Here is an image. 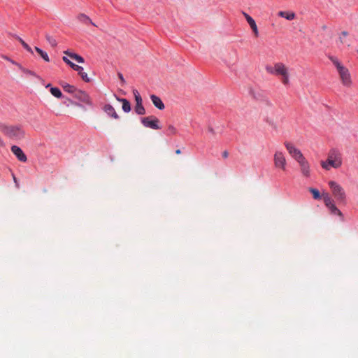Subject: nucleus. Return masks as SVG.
<instances>
[{
  "instance_id": "28",
  "label": "nucleus",
  "mask_w": 358,
  "mask_h": 358,
  "mask_svg": "<svg viewBox=\"0 0 358 358\" xmlns=\"http://www.w3.org/2000/svg\"><path fill=\"white\" fill-rule=\"evenodd\" d=\"M45 38L52 47L55 48L57 46V41L52 36H50L49 34H46Z\"/></svg>"
},
{
  "instance_id": "20",
  "label": "nucleus",
  "mask_w": 358,
  "mask_h": 358,
  "mask_svg": "<svg viewBox=\"0 0 358 358\" xmlns=\"http://www.w3.org/2000/svg\"><path fill=\"white\" fill-rule=\"evenodd\" d=\"M15 38L22 44V45L26 50L33 54V50L24 41H23L20 36H15Z\"/></svg>"
},
{
  "instance_id": "36",
  "label": "nucleus",
  "mask_w": 358,
  "mask_h": 358,
  "mask_svg": "<svg viewBox=\"0 0 358 358\" xmlns=\"http://www.w3.org/2000/svg\"><path fill=\"white\" fill-rule=\"evenodd\" d=\"M20 69L22 70L23 72H24L27 74H29V75H31V76H34V72H32L31 71H29L28 69H25L22 66V69Z\"/></svg>"
},
{
  "instance_id": "22",
  "label": "nucleus",
  "mask_w": 358,
  "mask_h": 358,
  "mask_svg": "<svg viewBox=\"0 0 358 358\" xmlns=\"http://www.w3.org/2000/svg\"><path fill=\"white\" fill-rule=\"evenodd\" d=\"M80 70H76L78 71V74L81 76L82 79L85 82H90V79L89 78L87 73L83 72V68L79 66Z\"/></svg>"
},
{
  "instance_id": "30",
  "label": "nucleus",
  "mask_w": 358,
  "mask_h": 358,
  "mask_svg": "<svg viewBox=\"0 0 358 358\" xmlns=\"http://www.w3.org/2000/svg\"><path fill=\"white\" fill-rule=\"evenodd\" d=\"M167 132L168 135H176L178 134V130L173 125L169 124L167 127Z\"/></svg>"
},
{
  "instance_id": "42",
  "label": "nucleus",
  "mask_w": 358,
  "mask_h": 358,
  "mask_svg": "<svg viewBox=\"0 0 358 358\" xmlns=\"http://www.w3.org/2000/svg\"><path fill=\"white\" fill-rule=\"evenodd\" d=\"M13 180L15 183H17V179L15 176H13Z\"/></svg>"
},
{
  "instance_id": "11",
  "label": "nucleus",
  "mask_w": 358,
  "mask_h": 358,
  "mask_svg": "<svg viewBox=\"0 0 358 358\" xmlns=\"http://www.w3.org/2000/svg\"><path fill=\"white\" fill-rule=\"evenodd\" d=\"M11 151L16 156V157L20 160V162H25L27 160V156L23 152L22 150L17 146V145H13L11 147Z\"/></svg>"
},
{
  "instance_id": "44",
  "label": "nucleus",
  "mask_w": 358,
  "mask_h": 358,
  "mask_svg": "<svg viewBox=\"0 0 358 358\" xmlns=\"http://www.w3.org/2000/svg\"><path fill=\"white\" fill-rule=\"evenodd\" d=\"M357 52H358V50H357Z\"/></svg>"
},
{
  "instance_id": "19",
  "label": "nucleus",
  "mask_w": 358,
  "mask_h": 358,
  "mask_svg": "<svg viewBox=\"0 0 358 358\" xmlns=\"http://www.w3.org/2000/svg\"><path fill=\"white\" fill-rule=\"evenodd\" d=\"M348 33L345 31L341 32L339 36V41L342 44H346L348 46L350 45L349 40L347 38Z\"/></svg>"
},
{
  "instance_id": "8",
  "label": "nucleus",
  "mask_w": 358,
  "mask_h": 358,
  "mask_svg": "<svg viewBox=\"0 0 358 358\" xmlns=\"http://www.w3.org/2000/svg\"><path fill=\"white\" fill-rule=\"evenodd\" d=\"M285 146L289 154L297 162L303 157L302 152L296 148L292 143L285 142Z\"/></svg>"
},
{
  "instance_id": "14",
  "label": "nucleus",
  "mask_w": 358,
  "mask_h": 358,
  "mask_svg": "<svg viewBox=\"0 0 358 358\" xmlns=\"http://www.w3.org/2000/svg\"><path fill=\"white\" fill-rule=\"evenodd\" d=\"M78 20L84 24H90L93 26L96 27V25L91 20V19L85 14H79L78 15Z\"/></svg>"
},
{
  "instance_id": "2",
  "label": "nucleus",
  "mask_w": 358,
  "mask_h": 358,
  "mask_svg": "<svg viewBox=\"0 0 358 358\" xmlns=\"http://www.w3.org/2000/svg\"><path fill=\"white\" fill-rule=\"evenodd\" d=\"M0 131L8 138L20 141L24 138L25 131L22 127L19 125H7L4 124H0Z\"/></svg>"
},
{
  "instance_id": "4",
  "label": "nucleus",
  "mask_w": 358,
  "mask_h": 358,
  "mask_svg": "<svg viewBox=\"0 0 358 358\" xmlns=\"http://www.w3.org/2000/svg\"><path fill=\"white\" fill-rule=\"evenodd\" d=\"M266 70L268 73L276 76H282V83L287 85L289 84V72L287 67L281 62L274 64V66H266Z\"/></svg>"
},
{
  "instance_id": "25",
  "label": "nucleus",
  "mask_w": 358,
  "mask_h": 358,
  "mask_svg": "<svg viewBox=\"0 0 358 358\" xmlns=\"http://www.w3.org/2000/svg\"><path fill=\"white\" fill-rule=\"evenodd\" d=\"M62 87L65 92L69 93H73L76 92V88L73 85H71L69 84H65V85H62Z\"/></svg>"
},
{
  "instance_id": "31",
  "label": "nucleus",
  "mask_w": 358,
  "mask_h": 358,
  "mask_svg": "<svg viewBox=\"0 0 358 358\" xmlns=\"http://www.w3.org/2000/svg\"><path fill=\"white\" fill-rule=\"evenodd\" d=\"M133 94L135 97L136 104L142 103V98L141 95L139 94L137 90H133Z\"/></svg>"
},
{
  "instance_id": "38",
  "label": "nucleus",
  "mask_w": 358,
  "mask_h": 358,
  "mask_svg": "<svg viewBox=\"0 0 358 358\" xmlns=\"http://www.w3.org/2000/svg\"><path fill=\"white\" fill-rule=\"evenodd\" d=\"M222 157H223L224 158H227V157H228V156H229V153H228V152H227V151H226V150H225V151H224V152H222Z\"/></svg>"
},
{
  "instance_id": "6",
  "label": "nucleus",
  "mask_w": 358,
  "mask_h": 358,
  "mask_svg": "<svg viewBox=\"0 0 358 358\" xmlns=\"http://www.w3.org/2000/svg\"><path fill=\"white\" fill-rule=\"evenodd\" d=\"M274 166L283 171H286L287 161L284 153L281 151H275L273 156Z\"/></svg>"
},
{
  "instance_id": "33",
  "label": "nucleus",
  "mask_w": 358,
  "mask_h": 358,
  "mask_svg": "<svg viewBox=\"0 0 358 358\" xmlns=\"http://www.w3.org/2000/svg\"><path fill=\"white\" fill-rule=\"evenodd\" d=\"M249 25L250 26L252 31L254 32L255 36L256 37H257L259 36V31H258V28H257L255 21H254L252 23L250 24Z\"/></svg>"
},
{
  "instance_id": "7",
  "label": "nucleus",
  "mask_w": 358,
  "mask_h": 358,
  "mask_svg": "<svg viewBox=\"0 0 358 358\" xmlns=\"http://www.w3.org/2000/svg\"><path fill=\"white\" fill-rule=\"evenodd\" d=\"M141 123L145 127L152 129H159L161 127L159 125V120L155 116L145 117L141 119Z\"/></svg>"
},
{
  "instance_id": "23",
  "label": "nucleus",
  "mask_w": 358,
  "mask_h": 358,
  "mask_svg": "<svg viewBox=\"0 0 358 358\" xmlns=\"http://www.w3.org/2000/svg\"><path fill=\"white\" fill-rule=\"evenodd\" d=\"M332 214L338 215L342 220H343V215L342 212L334 204L329 208Z\"/></svg>"
},
{
  "instance_id": "41",
  "label": "nucleus",
  "mask_w": 358,
  "mask_h": 358,
  "mask_svg": "<svg viewBox=\"0 0 358 358\" xmlns=\"http://www.w3.org/2000/svg\"><path fill=\"white\" fill-rule=\"evenodd\" d=\"M208 130H209V131H210V132H212V133H213V132H214L213 129V128H211V127H210V128H209V129H208Z\"/></svg>"
},
{
  "instance_id": "34",
  "label": "nucleus",
  "mask_w": 358,
  "mask_h": 358,
  "mask_svg": "<svg viewBox=\"0 0 358 358\" xmlns=\"http://www.w3.org/2000/svg\"><path fill=\"white\" fill-rule=\"evenodd\" d=\"M4 59L7 60V61H9L10 62H11L14 65H16L17 66H18L19 69H22V66L18 64L17 62H15L14 60L11 59L10 58H9L7 56H3L2 57Z\"/></svg>"
},
{
  "instance_id": "18",
  "label": "nucleus",
  "mask_w": 358,
  "mask_h": 358,
  "mask_svg": "<svg viewBox=\"0 0 358 358\" xmlns=\"http://www.w3.org/2000/svg\"><path fill=\"white\" fill-rule=\"evenodd\" d=\"M323 199L324 204L328 208H331L335 204L334 200L331 199L329 194H323Z\"/></svg>"
},
{
  "instance_id": "43",
  "label": "nucleus",
  "mask_w": 358,
  "mask_h": 358,
  "mask_svg": "<svg viewBox=\"0 0 358 358\" xmlns=\"http://www.w3.org/2000/svg\"><path fill=\"white\" fill-rule=\"evenodd\" d=\"M65 84H66V83H61V85H62H62H65Z\"/></svg>"
},
{
  "instance_id": "13",
  "label": "nucleus",
  "mask_w": 358,
  "mask_h": 358,
  "mask_svg": "<svg viewBox=\"0 0 358 358\" xmlns=\"http://www.w3.org/2000/svg\"><path fill=\"white\" fill-rule=\"evenodd\" d=\"M104 111L108 115L113 117L115 119H117L119 117L118 115L115 112V108L110 104H106L104 108Z\"/></svg>"
},
{
  "instance_id": "3",
  "label": "nucleus",
  "mask_w": 358,
  "mask_h": 358,
  "mask_svg": "<svg viewBox=\"0 0 358 358\" xmlns=\"http://www.w3.org/2000/svg\"><path fill=\"white\" fill-rule=\"evenodd\" d=\"M329 59L336 66L342 84L345 87H350L352 85V79L349 70L345 66H344L336 57H329Z\"/></svg>"
},
{
  "instance_id": "35",
  "label": "nucleus",
  "mask_w": 358,
  "mask_h": 358,
  "mask_svg": "<svg viewBox=\"0 0 358 358\" xmlns=\"http://www.w3.org/2000/svg\"><path fill=\"white\" fill-rule=\"evenodd\" d=\"M242 13L244 15V17H245V19L249 24L252 23L255 21L248 13H246L245 12H242Z\"/></svg>"
},
{
  "instance_id": "15",
  "label": "nucleus",
  "mask_w": 358,
  "mask_h": 358,
  "mask_svg": "<svg viewBox=\"0 0 358 358\" xmlns=\"http://www.w3.org/2000/svg\"><path fill=\"white\" fill-rule=\"evenodd\" d=\"M64 53L66 55L69 56L70 58L75 59L78 63H84V62H85L83 57H82L81 56H80L76 53H72L69 51H64Z\"/></svg>"
},
{
  "instance_id": "39",
  "label": "nucleus",
  "mask_w": 358,
  "mask_h": 358,
  "mask_svg": "<svg viewBox=\"0 0 358 358\" xmlns=\"http://www.w3.org/2000/svg\"><path fill=\"white\" fill-rule=\"evenodd\" d=\"M5 145V143L2 140L1 137L0 136V147H3Z\"/></svg>"
},
{
  "instance_id": "26",
  "label": "nucleus",
  "mask_w": 358,
  "mask_h": 358,
  "mask_svg": "<svg viewBox=\"0 0 358 358\" xmlns=\"http://www.w3.org/2000/svg\"><path fill=\"white\" fill-rule=\"evenodd\" d=\"M63 61L69 64L73 70H80L79 66L71 62L66 57H63Z\"/></svg>"
},
{
  "instance_id": "1",
  "label": "nucleus",
  "mask_w": 358,
  "mask_h": 358,
  "mask_svg": "<svg viewBox=\"0 0 358 358\" xmlns=\"http://www.w3.org/2000/svg\"><path fill=\"white\" fill-rule=\"evenodd\" d=\"M343 163L342 154L336 148H331L327 155L326 162H321V166L325 170H329L330 167L338 169Z\"/></svg>"
},
{
  "instance_id": "16",
  "label": "nucleus",
  "mask_w": 358,
  "mask_h": 358,
  "mask_svg": "<svg viewBox=\"0 0 358 358\" xmlns=\"http://www.w3.org/2000/svg\"><path fill=\"white\" fill-rule=\"evenodd\" d=\"M278 15L288 20H292L295 17V14L293 12L279 11Z\"/></svg>"
},
{
  "instance_id": "9",
  "label": "nucleus",
  "mask_w": 358,
  "mask_h": 358,
  "mask_svg": "<svg viewBox=\"0 0 358 358\" xmlns=\"http://www.w3.org/2000/svg\"><path fill=\"white\" fill-rule=\"evenodd\" d=\"M297 162L299 164L301 172L303 176L308 177L310 176V165L306 158L303 157L298 160Z\"/></svg>"
},
{
  "instance_id": "27",
  "label": "nucleus",
  "mask_w": 358,
  "mask_h": 358,
  "mask_svg": "<svg viewBox=\"0 0 358 358\" xmlns=\"http://www.w3.org/2000/svg\"><path fill=\"white\" fill-rule=\"evenodd\" d=\"M50 92L54 96L57 98H61L62 96L61 90L57 87H51Z\"/></svg>"
},
{
  "instance_id": "5",
  "label": "nucleus",
  "mask_w": 358,
  "mask_h": 358,
  "mask_svg": "<svg viewBox=\"0 0 358 358\" xmlns=\"http://www.w3.org/2000/svg\"><path fill=\"white\" fill-rule=\"evenodd\" d=\"M329 185L336 201L341 204L345 205L347 203V196L343 187L335 181H329Z\"/></svg>"
},
{
  "instance_id": "12",
  "label": "nucleus",
  "mask_w": 358,
  "mask_h": 358,
  "mask_svg": "<svg viewBox=\"0 0 358 358\" xmlns=\"http://www.w3.org/2000/svg\"><path fill=\"white\" fill-rule=\"evenodd\" d=\"M150 99H151V101H152L153 105L156 108H157L159 110L164 109V108H165L164 104L162 102V99L159 96L152 94L150 96Z\"/></svg>"
},
{
  "instance_id": "37",
  "label": "nucleus",
  "mask_w": 358,
  "mask_h": 358,
  "mask_svg": "<svg viewBox=\"0 0 358 358\" xmlns=\"http://www.w3.org/2000/svg\"><path fill=\"white\" fill-rule=\"evenodd\" d=\"M118 77L120 78V80L122 81V83H125V80H124L122 73H118Z\"/></svg>"
},
{
  "instance_id": "21",
  "label": "nucleus",
  "mask_w": 358,
  "mask_h": 358,
  "mask_svg": "<svg viewBox=\"0 0 358 358\" xmlns=\"http://www.w3.org/2000/svg\"><path fill=\"white\" fill-rule=\"evenodd\" d=\"M35 50L38 52V54L47 62H50L49 57L47 52H44L43 50L38 47H35Z\"/></svg>"
},
{
  "instance_id": "10",
  "label": "nucleus",
  "mask_w": 358,
  "mask_h": 358,
  "mask_svg": "<svg viewBox=\"0 0 358 358\" xmlns=\"http://www.w3.org/2000/svg\"><path fill=\"white\" fill-rule=\"evenodd\" d=\"M74 96L76 99H78L80 101H82L87 105H92L91 99H90V96L86 92L77 90L74 94Z\"/></svg>"
},
{
  "instance_id": "24",
  "label": "nucleus",
  "mask_w": 358,
  "mask_h": 358,
  "mask_svg": "<svg viewBox=\"0 0 358 358\" xmlns=\"http://www.w3.org/2000/svg\"><path fill=\"white\" fill-rule=\"evenodd\" d=\"M135 112L138 115H144L145 113V110L142 103L136 104Z\"/></svg>"
},
{
  "instance_id": "29",
  "label": "nucleus",
  "mask_w": 358,
  "mask_h": 358,
  "mask_svg": "<svg viewBox=\"0 0 358 358\" xmlns=\"http://www.w3.org/2000/svg\"><path fill=\"white\" fill-rule=\"evenodd\" d=\"M309 192L312 193L315 199H320L321 198L320 193L317 189L310 187L309 188Z\"/></svg>"
},
{
  "instance_id": "40",
  "label": "nucleus",
  "mask_w": 358,
  "mask_h": 358,
  "mask_svg": "<svg viewBox=\"0 0 358 358\" xmlns=\"http://www.w3.org/2000/svg\"><path fill=\"white\" fill-rule=\"evenodd\" d=\"M176 153L177 155H180V154L181 153L180 150V149L176 150Z\"/></svg>"
},
{
  "instance_id": "17",
  "label": "nucleus",
  "mask_w": 358,
  "mask_h": 358,
  "mask_svg": "<svg viewBox=\"0 0 358 358\" xmlns=\"http://www.w3.org/2000/svg\"><path fill=\"white\" fill-rule=\"evenodd\" d=\"M117 101L122 103V110L125 113H129L131 110L130 103L125 99L117 98Z\"/></svg>"
},
{
  "instance_id": "32",
  "label": "nucleus",
  "mask_w": 358,
  "mask_h": 358,
  "mask_svg": "<svg viewBox=\"0 0 358 358\" xmlns=\"http://www.w3.org/2000/svg\"><path fill=\"white\" fill-rule=\"evenodd\" d=\"M249 25L250 26L252 31L254 32L255 36L256 37H257L259 36V31H258V28H257L255 21H254L252 23L250 24Z\"/></svg>"
}]
</instances>
